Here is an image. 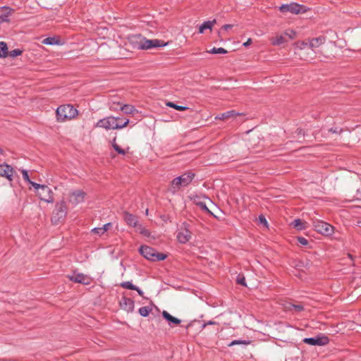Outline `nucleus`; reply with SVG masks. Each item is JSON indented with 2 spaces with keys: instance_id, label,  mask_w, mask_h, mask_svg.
Instances as JSON below:
<instances>
[{
  "instance_id": "obj_21",
  "label": "nucleus",
  "mask_w": 361,
  "mask_h": 361,
  "mask_svg": "<svg viewBox=\"0 0 361 361\" xmlns=\"http://www.w3.org/2000/svg\"><path fill=\"white\" fill-rule=\"evenodd\" d=\"M2 9L6 11V13L0 15V23H8L10 21L9 16L12 14L13 10L7 6L2 7Z\"/></svg>"
},
{
  "instance_id": "obj_30",
  "label": "nucleus",
  "mask_w": 361,
  "mask_h": 361,
  "mask_svg": "<svg viewBox=\"0 0 361 361\" xmlns=\"http://www.w3.org/2000/svg\"><path fill=\"white\" fill-rule=\"evenodd\" d=\"M207 52L209 53V54H226L228 51H227V50H226L225 49H224L222 47H219V48L214 47L212 49L207 51Z\"/></svg>"
},
{
  "instance_id": "obj_1",
  "label": "nucleus",
  "mask_w": 361,
  "mask_h": 361,
  "mask_svg": "<svg viewBox=\"0 0 361 361\" xmlns=\"http://www.w3.org/2000/svg\"><path fill=\"white\" fill-rule=\"evenodd\" d=\"M119 120L118 117L109 116L98 121L95 127L103 128L106 130L109 129H121L129 123V120H126L123 124H119L117 121Z\"/></svg>"
},
{
  "instance_id": "obj_27",
  "label": "nucleus",
  "mask_w": 361,
  "mask_h": 361,
  "mask_svg": "<svg viewBox=\"0 0 361 361\" xmlns=\"http://www.w3.org/2000/svg\"><path fill=\"white\" fill-rule=\"evenodd\" d=\"M120 109L127 114H133L136 111L135 107L129 104L121 106Z\"/></svg>"
},
{
  "instance_id": "obj_14",
  "label": "nucleus",
  "mask_w": 361,
  "mask_h": 361,
  "mask_svg": "<svg viewBox=\"0 0 361 361\" xmlns=\"http://www.w3.org/2000/svg\"><path fill=\"white\" fill-rule=\"evenodd\" d=\"M190 231L185 226L181 228L180 231L178 233L177 239L180 243H185L190 238Z\"/></svg>"
},
{
  "instance_id": "obj_23",
  "label": "nucleus",
  "mask_w": 361,
  "mask_h": 361,
  "mask_svg": "<svg viewBox=\"0 0 361 361\" xmlns=\"http://www.w3.org/2000/svg\"><path fill=\"white\" fill-rule=\"evenodd\" d=\"M307 223L300 219H295L291 225L298 231H302L307 228Z\"/></svg>"
},
{
  "instance_id": "obj_50",
  "label": "nucleus",
  "mask_w": 361,
  "mask_h": 361,
  "mask_svg": "<svg viewBox=\"0 0 361 361\" xmlns=\"http://www.w3.org/2000/svg\"><path fill=\"white\" fill-rule=\"evenodd\" d=\"M252 43V39L250 38H249L247 42H244L243 43V46L244 47H247L248 45H250V44Z\"/></svg>"
},
{
  "instance_id": "obj_45",
  "label": "nucleus",
  "mask_w": 361,
  "mask_h": 361,
  "mask_svg": "<svg viewBox=\"0 0 361 361\" xmlns=\"http://www.w3.org/2000/svg\"><path fill=\"white\" fill-rule=\"evenodd\" d=\"M30 184L35 188L37 193V191H39L41 189V187L43 186V185L35 183L32 180H31V183H30Z\"/></svg>"
},
{
  "instance_id": "obj_3",
  "label": "nucleus",
  "mask_w": 361,
  "mask_h": 361,
  "mask_svg": "<svg viewBox=\"0 0 361 361\" xmlns=\"http://www.w3.org/2000/svg\"><path fill=\"white\" fill-rule=\"evenodd\" d=\"M134 39L137 43V47L139 49H149L154 47H162L168 44L167 42H164L162 40L157 39H147L145 37H135Z\"/></svg>"
},
{
  "instance_id": "obj_48",
  "label": "nucleus",
  "mask_w": 361,
  "mask_h": 361,
  "mask_svg": "<svg viewBox=\"0 0 361 361\" xmlns=\"http://www.w3.org/2000/svg\"><path fill=\"white\" fill-rule=\"evenodd\" d=\"M117 106H121V104L119 103L116 104V103H114L112 105L110 106V109L111 110H116L117 109Z\"/></svg>"
},
{
  "instance_id": "obj_6",
  "label": "nucleus",
  "mask_w": 361,
  "mask_h": 361,
  "mask_svg": "<svg viewBox=\"0 0 361 361\" xmlns=\"http://www.w3.org/2000/svg\"><path fill=\"white\" fill-rule=\"evenodd\" d=\"M279 10L283 13L290 12L293 14H300L305 13L308 9L303 5L290 3L289 4H283L280 6Z\"/></svg>"
},
{
  "instance_id": "obj_44",
  "label": "nucleus",
  "mask_w": 361,
  "mask_h": 361,
  "mask_svg": "<svg viewBox=\"0 0 361 361\" xmlns=\"http://www.w3.org/2000/svg\"><path fill=\"white\" fill-rule=\"evenodd\" d=\"M285 35L288 36L290 39L295 38L296 33L292 30H288L285 32Z\"/></svg>"
},
{
  "instance_id": "obj_28",
  "label": "nucleus",
  "mask_w": 361,
  "mask_h": 361,
  "mask_svg": "<svg viewBox=\"0 0 361 361\" xmlns=\"http://www.w3.org/2000/svg\"><path fill=\"white\" fill-rule=\"evenodd\" d=\"M285 309L288 310H291L293 309L295 312H300L303 310V307L301 305H294L290 302L287 303L285 307Z\"/></svg>"
},
{
  "instance_id": "obj_10",
  "label": "nucleus",
  "mask_w": 361,
  "mask_h": 361,
  "mask_svg": "<svg viewBox=\"0 0 361 361\" xmlns=\"http://www.w3.org/2000/svg\"><path fill=\"white\" fill-rule=\"evenodd\" d=\"M37 195L41 200H43L46 202L52 203L54 202L53 192L48 186L45 185H43V186L41 187V189L37 191Z\"/></svg>"
},
{
  "instance_id": "obj_7",
  "label": "nucleus",
  "mask_w": 361,
  "mask_h": 361,
  "mask_svg": "<svg viewBox=\"0 0 361 361\" xmlns=\"http://www.w3.org/2000/svg\"><path fill=\"white\" fill-rule=\"evenodd\" d=\"M140 253L147 259L157 262L164 260L166 258L167 255L160 253L157 250H138Z\"/></svg>"
},
{
  "instance_id": "obj_34",
  "label": "nucleus",
  "mask_w": 361,
  "mask_h": 361,
  "mask_svg": "<svg viewBox=\"0 0 361 361\" xmlns=\"http://www.w3.org/2000/svg\"><path fill=\"white\" fill-rule=\"evenodd\" d=\"M236 282L238 284H240L243 286H247V284L245 283V276L243 274H238L236 278Z\"/></svg>"
},
{
  "instance_id": "obj_2",
  "label": "nucleus",
  "mask_w": 361,
  "mask_h": 361,
  "mask_svg": "<svg viewBox=\"0 0 361 361\" xmlns=\"http://www.w3.org/2000/svg\"><path fill=\"white\" fill-rule=\"evenodd\" d=\"M78 114V111L71 104L61 105L56 109V119L59 122H63L68 119L75 118Z\"/></svg>"
},
{
  "instance_id": "obj_13",
  "label": "nucleus",
  "mask_w": 361,
  "mask_h": 361,
  "mask_svg": "<svg viewBox=\"0 0 361 361\" xmlns=\"http://www.w3.org/2000/svg\"><path fill=\"white\" fill-rule=\"evenodd\" d=\"M123 219L128 226H133L135 228V230L140 225V224H139L137 217L132 214L128 213V212H123Z\"/></svg>"
},
{
  "instance_id": "obj_43",
  "label": "nucleus",
  "mask_w": 361,
  "mask_h": 361,
  "mask_svg": "<svg viewBox=\"0 0 361 361\" xmlns=\"http://www.w3.org/2000/svg\"><path fill=\"white\" fill-rule=\"evenodd\" d=\"M259 222L261 224H262L263 226H264L265 227H268V223H267V221L266 218L264 217V216L260 215L259 216Z\"/></svg>"
},
{
  "instance_id": "obj_4",
  "label": "nucleus",
  "mask_w": 361,
  "mask_h": 361,
  "mask_svg": "<svg viewBox=\"0 0 361 361\" xmlns=\"http://www.w3.org/2000/svg\"><path fill=\"white\" fill-rule=\"evenodd\" d=\"M67 214V207L66 202L62 201L56 204L55 209L51 216V222L54 224H58Z\"/></svg>"
},
{
  "instance_id": "obj_54",
  "label": "nucleus",
  "mask_w": 361,
  "mask_h": 361,
  "mask_svg": "<svg viewBox=\"0 0 361 361\" xmlns=\"http://www.w3.org/2000/svg\"><path fill=\"white\" fill-rule=\"evenodd\" d=\"M120 119L118 121H117V123H118L119 124H123V123H121V122H119Z\"/></svg>"
},
{
  "instance_id": "obj_29",
  "label": "nucleus",
  "mask_w": 361,
  "mask_h": 361,
  "mask_svg": "<svg viewBox=\"0 0 361 361\" xmlns=\"http://www.w3.org/2000/svg\"><path fill=\"white\" fill-rule=\"evenodd\" d=\"M166 106H168L169 107H171V108H173V109H176L178 111H185V110H187V109H189L187 106H179V105H177L175 103L171 102H166Z\"/></svg>"
},
{
  "instance_id": "obj_19",
  "label": "nucleus",
  "mask_w": 361,
  "mask_h": 361,
  "mask_svg": "<svg viewBox=\"0 0 361 361\" xmlns=\"http://www.w3.org/2000/svg\"><path fill=\"white\" fill-rule=\"evenodd\" d=\"M178 177L182 182V185H183V186H187L195 177V173L192 172H187Z\"/></svg>"
},
{
  "instance_id": "obj_18",
  "label": "nucleus",
  "mask_w": 361,
  "mask_h": 361,
  "mask_svg": "<svg viewBox=\"0 0 361 361\" xmlns=\"http://www.w3.org/2000/svg\"><path fill=\"white\" fill-rule=\"evenodd\" d=\"M121 307L128 312H132L134 308V302L127 298H123L121 301Z\"/></svg>"
},
{
  "instance_id": "obj_47",
  "label": "nucleus",
  "mask_w": 361,
  "mask_h": 361,
  "mask_svg": "<svg viewBox=\"0 0 361 361\" xmlns=\"http://www.w3.org/2000/svg\"><path fill=\"white\" fill-rule=\"evenodd\" d=\"M233 25L230 24H226L222 26L221 31L219 32V34H221L223 30L227 31L229 29H231Z\"/></svg>"
},
{
  "instance_id": "obj_20",
  "label": "nucleus",
  "mask_w": 361,
  "mask_h": 361,
  "mask_svg": "<svg viewBox=\"0 0 361 361\" xmlns=\"http://www.w3.org/2000/svg\"><path fill=\"white\" fill-rule=\"evenodd\" d=\"M162 316L169 322V324L178 325L180 323L179 319L173 317L166 311H163Z\"/></svg>"
},
{
  "instance_id": "obj_12",
  "label": "nucleus",
  "mask_w": 361,
  "mask_h": 361,
  "mask_svg": "<svg viewBox=\"0 0 361 361\" xmlns=\"http://www.w3.org/2000/svg\"><path fill=\"white\" fill-rule=\"evenodd\" d=\"M15 171L13 167L6 164H0V176L6 178L9 181L13 179Z\"/></svg>"
},
{
  "instance_id": "obj_36",
  "label": "nucleus",
  "mask_w": 361,
  "mask_h": 361,
  "mask_svg": "<svg viewBox=\"0 0 361 361\" xmlns=\"http://www.w3.org/2000/svg\"><path fill=\"white\" fill-rule=\"evenodd\" d=\"M139 313L143 317H147L149 315V310L147 307H142L139 309Z\"/></svg>"
},
{
  "instance_id": "obj_49",
  "label": "nucleus",
  "mask_w": 361,
  "mask_h": 361,
  "mask_svg": "<svg viewBox=\"0 0 361 361\" xmlns=\"http://www.w3.org/2000/svg\"><path fill=\"white\" fill-rule=\"evenodd\" d=\"M135 290H136L140 296H143V291L140 290L138 287L136 286Z\"/></svg>"
},
{
  "instance_id": "obj_16",
  "label": "nucleus",
  "mask_w": 361,
  "mask_h": 361,
  "mask_svg": "<svg viewBox=\"0 0 361 361\" xmlns=\"http://www.w3.org/2000/svg\"><path fill=\"white\" fill-rule=\"evenodd\" d=\"M240 115H242V114L236 112L234 110H231V111H226L225 113H222V114L216 115L215 116V119L224 121V120H227L230 118H232V117H234L236 116H240Z\"/></svg>"
},
{
  "instance_id": "obj_9",
  "label": "nucleus",
  "mask_w": 361,
  "mask_h": 361,
  "mask_svg": "<svg viewBox=\"0 0 361 361\" xmlns=\"http://www.w3.org/2000/svg\"><path fill=\"white\" fill-rule=\"evenodd\" d=\"M86 195V192L83 190H73L68 195V202L73 205H77L85 201Z\"/></svg>"
},
{
  "instance_id": "obj_32",
  "label": "nucleus",
  "mask_w": 361,
  "mask_h": 361,
  "mask_svg": "<svg viewBox=\"0 0 361 361\" xmlns=\"http://www.w3.org/2000/svg\"><path fill=\"white\" fill-rule=\"evenodd\" d=\"M122 288L129 289V290H135V286H134L131 282L130 281H125L121 283L120 285Z\"/></svg>"
},
{
  "instance_id": "obj_5",
  "label": "nucleus",
  "mask_w": 361,
  "mask_h": 361,
  "mask_svg": "<svg viewBox=\"0 0 361 361\" xmlns=\"http://www.w3.org/2000/svg\"><path fill=\"white\" fill-rule=\"evenodd\" d=\"M313 226L317 232L324 235L329 236L334 233V226L323 221L314 220Z\"/></svg>"
},
{
  "instance_id": "obj_17",
  "label": "nucleus",
  "mask_w": 361,
  "mask_h": 361,
  "mask_svg": "<svg viewBox=\"0 0 361 361\" xmlns=\"http://www.w3.org/2000/svg\"><path fill=\"white\" fill-rule=\"evenodd\" d=\"M324 42H325V37L323 36H319L318 37L312 38L309 41V47L313 50V49L320 47Z\"/></svg>"
},
{
  "instance_id": "obj_37",
  "label": "nucleus",
  "mask_w": 361,
  "mask_h": 361,
  "mask_svg": "<svg viewBox=\"0 0 361 361\" xmlns=\"http://www.w3.org/2000/svg\"><path fill=\"white\" fill-rule=\"evenodd\" d=\"M114 149L120 154H126V151L121 149L116 143L114 142L112 144Z\"/></svg>"
},
{
  "instance_id": "obj_25",
  "label": "nucleus",
  "mask_w": 361,
  "mask_h": 361,
  "mask_svg": "<svg viewBox=\"0 0 361 361\" xmlns=\"http://www.w3.org/2000/svg\"><path fill=\"white\" fill-rule=\"evenodd\" d=\"M270 40H271V44L274 46L281 45V44L286 42V39L282 35H277L274 37H271L270 39Z\"/></svg>"
},
{
  "instance_id": "obj_56",
  "label": "nucleus",
  "mask_w": 361,
  "mask_h": 361,
  "mask_svg": "<svg viewBox=\"0 0 361 361\" xmlns=\"http://www.w3.org/2000/svg\"><path fill=\"white\" fill-rule=\"evenodd\" d=\"M145 213H146V214H148V209H146Z\"/></svg>"
},
{
  "instance_id": "obj_42",
  "label": "nucleus",
  "mask_w": 361,
  "mask_h": 361,
  "mask_svg": "<svg viewBox=\"0 0 361 361\" xmlns=\"http://www.w3.org/2000/svg\"><path fill=\"white\" fill-rule=\"evenodd\" d=\"M297 241L299 243L300 245H308V240L303 237L297 238Z\"/></svg>"
},
{
  "instance_id": "obj_39",
  "label": "nucleus",
  "mask_w": 361,
  "mask_h": 361,
  "mask_svg": "<svg viewBox=\"0 0 361 361\" xmlns=\"http://www.w3.org/2000/svg\"><path fill=\"white\" fill-rule=\"evenodd\" d=\"M297 44L300 50H303L305 49L307 47H309V42H307L305 41L298 42Z\"/></svg>"
},
{
  "instance_id": "obj_8",
  "label": "nucleus",
  "mask_w": 361,
  "mask_h": 361,
  "mask_svg": "<svg viewBox=\"0 0 361 361\" xmlns=\"http://www.w3.org/2000/svg\"><path fill=\"white\" fill-rule=\"evenodd\" d=\"M68 279L75 283H78L84 285H89L91 283L92 278L82 273L74 271L72 274L67 276Z\"/></svg>"
},
{
  "instance_id": "obj_35",
  "label": "nucleus",
  "mask_w": 361,
  "mask_h": 361,
  "mask_svg": "<svg viewBox=\"0 0 361 361\" xmlns=\"http://www.w3.org/2000/svg\"><path fill=\"white\" fill-rule=\"evenodd\" d=\"M22 54V51L19 49H13L11 51H8V56H11L12 58H14V57H16L18 56H20Z\"/></svg>"
},
{
  "instance_id": "obj_24",
  "label": "nucleus",
  "mask_w": 361,
  "mask_h": 361,
  "mask_svg": "<svg viewBox=\"0 0 361 361\" xmlns=\"http://www.w3.org/2000/svg\"><path fill=\"white\" fill-rule=\"evenodd\" d=\"M216 23V20L204 22L199 27V32L203 33L206 29L212 30L213 25Z\"/></svg>"
},
{
  "instance_id": "obj_41",
  "label": "nucleus",
  "mask_w": 361,
  "mask_h": 361,
  "mask_svg": "<svg viewBox=\"0 0 361 361\" xmlns=\"http://www.w3.org/2000/svg\"><path fill=\"white\" fill-rule=\"evenodd\" d=\"M196 204L200 207V209L202 210L212 214V212L209 210V209L207 208V207L204 202H197Z\"/></svg>"
},
{
  "instance_id": "obj_33",
  "label": "nucleus",
  "mask_w": 361,
  "mask_h": 361,
  "mask_svg": "<svg viewBox=\"0 0 361 361\" xmlns=\"http://www.w3.org/2000/svg\"><path fill=\"white\" fill-rule=\"evenodd\" d=\"M91 233H92V234H93L94 235H99V236H101L105 233L102 229V227L94 228L92 229Z\"/></svg>"
},
{
  "instance_id": "obj_31",
  "label": "nucleus",
  "mask_w": 361,
  "mask_h": 361,
  "mask_svg": "<svg viewBox=\"0 0 361 361\" xmlns=\"http://www.w3.org/2000/svg\"><path fill=\"white\" fill-rule=\"evenodd\" d=\"M42 44L48 45H54L59 44L58 40L54 37H47L42 40Z\"/></svg>"
},
{
  "instance_id": "obj_26",
  "label": "nucleus",
  "mask_w": 361,
  "mask_h": 361,
  "mask_svg": "<svg viewBox=\"0 0 361 361\" xmlns=\"http://www.w3.org/2000/svg\"><path fill=\"white\" fill-rule=\"evenodd\" d=\"M8 56V47L6 42H0V57L6 58Z\"/></svg>"
},
{
  "instance_id": "obj_51",
  "label": "nucleus",
  "mask_w": 361,
  "mask_h": 361,
  "mask_svg": "<svg viewBox=\"0 0 361 361\" xmlns=\"http://www.w3.org/2000/svg\"><path fill=\"white\" fill-rule=\"evenodd\" d=\"M139 248H141V249H143V248H149V246H147V245H140V247Z\"/></svg>"
},
{
  "instance_id": "obj_52",
  "label": "nucleus",
  "mask_w": 361,
  "mask_h": 361,
  "mask_svg": "<svg viewBox=\"0 0 361 361\" xmlns=\"http://www.w3.org/2000/svg\"><path fill=\"white\" fill-rule=\"evenodd\" d=\"M297 131H298V135L302 134V133L303 134L302 129H298Z\"/></svg>"
},
{
  "instance_id": "obj_15",
  "label": "nucleus",
  "mask_w": 361,
  "mask_h": 361,
  "mask_svg": "<svg viewBox=\"0 0 361 361\" xmlns=\"http://www.w3.org/2000/svg\"><path fill=\"white\" fill-rule=\"evenodd\" d=\"M136 232L140 233L141 235H142L144 237L147 238V241L149 243H151L154 244V241L156 240V236L154 234H152L149 230L145 228L142 226V224H140L137 228L135 230Z\"/></svg>"
},
{
  "instance_id": "obj_55",
  "label": "nucleus",
  "mask_w": 361,
  "mask_h": 361,
  "mask_svg": "<svg viewBox=\"0 0 361 361\" xmlns=\"http://www.w3.org/2000/svg\"><path fill=\"white\" fill-rule=\"evenodd\" d=\"M3 153V151L2 149L0 148V154H2Z\"/></svg>"
},
{
  "instance_id": "obj_22",
  "label": "nucleus",
  "mask_w": 361,
  "mask_h": 361,
  "mask_svg": "<svg viewBox=\"0 0 361 361\" xmlns=\"http://www.w3.org/2000/svg\"><path fill=\"white\" fill-rule=\"evenodd\" d=\"M181 187L184 186L182 185V182L179 177H177L172 180L170 191L172 193H176Z\"/></svg>"
},
{
  "instance_id": "obj_46",
  "label": "nucleus",
  "mask_w": 361,
  "mask_h": 361,
  "mask_svg": "<svg viewBox=\"0 0 361 361\" xmlns=\"http://www.w3.org/2000/svg\"><path fill=\"white\" fill-rule=\"evenodd\" d=\"M113 225L111 223H107L102 226V229L106 233L112 228Z\"/></svg>"
},
{
  "instance_id": "obj_53",
  "label": "nucleus",
  "mask_w": 361,
  "mask_h": 361,
  "mask_svg": "<svg viewBox=\"0 0 361 361\" xmlns=\"http://www.w3.org/2000/svg\"><path fill=\"white\" fill-rule=\"evenodd\" d=\"M329 131H331V132H333V133H336V130H333L332 128H331V129L329 130Z\"/></svg>"
},
{
  "instance_id": "obj_40",
  "label": "nucleus",
  "mask_w": 361,
  "mask_h": 361,
  "mask_svg": "<svg viewBox=\"0 0 361 361\" xmlns=\"http://www.w3.org/2000/svg\"><path fill=\"white\" fill-rule=\"evenodd\" d=\"M21 173H22L23 179L29 183H31V180L30 179L27 171H26L25 169H22Z\"/></svg>"
},
{
  "instance_id": "obj_11",
  "label": "nucleus",
  "mask_w": 361,
  "mask_h": 361,
  "mask_svg": "<svg viewBox=\"0 0 361 361\" xmlns=\"http://www.w3.org/2000/svg\"><path fill=\"white\" fill-rule=\"evenodd\" d=\"M329 340L327 336H317L314 338H305L303 342L311 345L322 346L328 344Z\"/></svg>"
},
{
  "instance_id": "obj_38",
  "label": "nucleus",
  "mask_w": 361,
  "mask_h": 361,
  "mask_svg": "<svg viewBox=\"0 0 361 361\" xmlns=\"http://www.w3.org/2000/svg\"><path fill=\"white\" fill-rule=\"evenodd\" d=\"M249 343H250V342H249V341H243V340H234V341H233L229 344V346H232V345H238V344L247 345V344H249Z\"/></svg>"
}]
</instances>
